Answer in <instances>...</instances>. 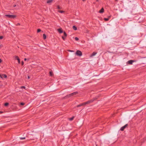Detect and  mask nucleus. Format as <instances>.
<instances>
[{
	"mask_svg": "<svg viewBox=\"0 0 146 146\" xmlns=\"http://www.w3.org/2000/svg\"><path fill=\"white\" fill-rule=\"evenodd\" d=\"M16 5H13V7H15L16 6Z\"/></svg>",
	"mask_w": 146,
	"mask_h": 146,
	"instance_id": "obj_34",
	"label": "nucleus"
},
{
	"mask_svg": "<svg viewBox=\"0 0 146 146\" xmlns=\"http://www.w3.org/2000/svg\"><path fill=\"white\" fill-rule=\"evenodd\" d=\"M64 36H65V37H66L67 36V35L65 31L64 32Z\"/></svg>",
	"mask_w": 146,
	"mask_h": 146,
	"instance_id": "obj_19",
	"label": "nucleus"
},
{
	"mask_svg": "<svg viewBox=\"0 0 146 146\" xmlns=\"http://www.w3.org/2000/svg\"><path fill=\"white\" fill-rule=\"evenodd\" d=\"M9 104V103L8 102H6L4 104V106H8Z\"/></svg>",
	"mask_w": 146,
	"mask_h": 146,
	"instance_id": "obj_17",
	"label": "nucleus"
},
{
	"mask_svg": "<svg viewBox=\"0 0 146 146\" xmlns=\"http://www.w3.org/2000/svg\"><path fill=\"white\" fill-rule=\"evenodd\" d=\"M58 32L60 33H63V31L62 28H60L57 29Z\"/></svg>",
	"mask_w": 146,
	"mask_h": 146,
	"instance_id": "obj_9",
	"label": "nucleus"
},
{
	"mask_svg": "<svg viewBox=\"0 0 146 146\" xmlns=\"http://www.w3.org/2000/svg\"><path fill=\"white\" fill-rule=\"evenodd\" d=\"M68 51L69 52H74V51L73 50H68Z\"/></svg>",
	"mask_w": 146,
	"mask_h": 146,
	"instance_id": "obj_29",
	"label": "nucleus"
},
{
	"mask_svg": "<svg viewBox=\"0 0 146 146\" xmlns=\"http://www.w3.org/2000/svg\"><path fill=\"white\" fill-rule=\"evenodd\" d=\"M5 16L9 18L14 19L16 17V15H5Z\"/></svg>",
	"mask_w": 146,
	"mask_h": 146,
	"instance_id": "obj_2",
	"label": "nucleus"
},
{
	"mask_svg": "<svg viewBox=\"0 0 146 146\" xmlns=\"http://www.w3.org/2000/svg\"><path fill=\"white\" fill-rule=\"evenodd\" d=\"M41 31V30H40V29H37V33H39Z\"/></svg>",
	"mask_w": 146,
	"mask_h": 146,
	"instance_id": "obj_22",
	"label": "nucleus"
},
{
	"mask_svg": "<svg viewBox=\"0 0 146 146\" xmlns=\"http://www.w3.org/2000/svg\"><path fill=\"white\" fill-rule=\"evenodd\" d=\"M134 62V61L132 60H130L129 61H128L127 62V63L129 64H133V63Z\"/></svg>",
	"mask_w": 146,
	"mask_h": 146,
	"instance_id": "obj_7",
	"label": "nucleus"
},
{
	"mask_svg": "<svg viewBox=\"0 0 146 146\" xmlns=\"http://www.w3.org/2000/svg\"><path fill=\"white\" fill-rule=\"evenodd\" d=\"M2 47V46L0 44V48H1Z\"/></svg>",
	"mask_w": 146,
	"mask_h": 146,
	"instance_id": "obj_39",
	"label": "nucleus"
},
{
	"mask_svg": "<svg viewBox=\"0 0 146 146\" xmlns=\"http://www.w3.org/2000/svg\"><path fill=\"white\" fill-rule=\"evenodd\" d=\"M3 36H0V39H3Z\"/></svg>",
	"mask_w": 146,
	"mask_h": 146,
	"instance_id": "obj_30",
	"label": "nucleus"
},
{
	"mask_svg": "<svg viewBox=\"0 0 146 146\" xmlns=\"http://www.w3.org/2000/svg\"><path fill=\"white\" fill-rule=\"evenodd\" d=\"M52 0H48L47 1V3H51L52 2Z\"/></svg>",
	"mask_w": 146,
	"mask_h": 146,
	"instance_id": "obj_14",
	"label": "nucleus"
},
{
	"mask_svg": "<svg viewBox=\"0 0 146 146\" xmlns=\"http://www.w3.org/2000/svg\"><path fill=\"white\" fill-rule=\"evenodd\" d=\"M58 12L59 13H63L64 12V11H60L59 10L58 11Z\"/></svg>",
	"mask_w": 146,
	"mask_h": 146,
	"instance_id": "obj_20",
	"label": "nucleus"
},
{
	"mask_svg": "<svg viewBox=\"0 0 146 146\" xmlns=\"http://www.w3.org/2000/svg\"><path fill=\"white\" fill-rule=\"evenodd\" d=\"M82 1H86V0H82Z\"/></svg>",
	"mask_w": 146,
	"mask_h": 146,
	"instance_id": "obj_41",
	"label": "nucleus"
},
{
	"mask_svg": "<svg viewBox=\"0 0 146 146\" xmlns=\"http://www.w3.org/2000/svg\"><path fill=\"white\" fill-rule=\"evenodd\" d=\"M96 146H97V145H96Z\"/></svg>",
	"mask_w": 146,
	"mask_h": 146,
	"instance_id": "obj_45",
	"label": "nucleus"
},
{
	"mask_svg": "<svg viewBox=\"0 0 146 146\" xmlns=\"http://www.w3.org/2000/svg\"><path fill=\"white\" fill-rule=\"evenodd\" d=\"M115 1L117 2L118 1V0H115Z\"/></svg>",
	"mask_w": 146,
	"mask_h": 146,
	"instance_id": "obj_40",
	"label": "nucleus"
},
{
	"mask_svg": "<svg viewBox=\"0 0 146 146\" xmlns=\"http://www.w3.org/2000/svg\"><path fill=\"white\" fill-rule=\"evenodd\" d=\"M17 60H18V62L19 63V64H20V59L19 58H18L17 59Z\"/></svg>",
	"mask_w": 146,
	"mask_h": 146,
	"instance_id": "obj_23",
	"label": "nucleus"
},
{
	"mask_svg": "<svg viewBox=\"0 0 146 146\" xmlns=\"http://www.w3.org/2000/svg\"><path fill=\"white\" fill-rule=\"evenodd\" d=\"M19 139L20 140L24 139H25V137H20Z\"/></svg>",
	"mask_w": 146,
	"mask_h": 146,
	"instance_id": "obj_18",
	"label": "nucleus"
},
{
	"mask_svg": "<svg viewBox=\"0 0 146 146\" xmlns=\"http://www.w3.org/2000/svg\"><path fill=\"white\" fill-rule=\"evenodd\" d=\"M128 124H126L124 126L122 127H121L120 129V130L121 131H123L124 130V129L125 128L128 126Z\"/></svg>",
	"mask_w": 146,
	"mask_h": 146,
	"instance_id": "obj_4",
	"label": "nucleus"
},
{
	"mask_svg": "<svg viewBox=\"0 0 146 146\" xmlns=\"http://www.w3.org/2000/svg\"><path fill=\"white\" fill-rule=\"evenodd\" d=\"M24 64V62L23 61H22V65H23Z\"/></svg>",
	"mask_w": 146,
	"mask_h": 146,
	"instance_id": "obj_33",
	"label": "nucleus"
},
{
	"mask_svg": "<svg viewBox=\"0 0 146 146\" xmlns=\"http://www.w3.org/2000/svg\"><path fill=\"white\" fill-rule=\"evenodd\" d=\"M0 77L3 79V78H6L7 77V76L5 74H0Z\"/></svg>",
	"mask_w": 146,
	"mask_h": 146,
	"instance_id": "obj_5",
	"label": "nucleus"
},
{
	"mask_svg": "<svg viewBox=\"0 0 146 146\" xmlns=\"http://www.w3.org/2000/svg\"><path fill=\"white\" fill-rule=\"evenodd\" d=\"M72 28L75 31H76L77 30V28L75 26H73Z\"/></svg>",
	"mask_w": 146,
	"mask_h": 146,
	"instance_id": "obj_13",
	"label": "nucleus"
},
{
	"mask_svg": "<svg viewBox=\"0 0 146 146\" xmlns=\"http://www.w3.org/2000/svg\"><path fill=\"white\" fill-rule=\"evenodd\" d=\"M96 1H98L99 0H96Z\"/></svg>",
	"mask_w": 146,
	"mask_h": 146,
	"instance_id": "obj_42",
	"label": "nucleus"
},
{
	"mask_svg": "<svg viewBox=\"0 0 146 146\" xmlns=\"http://www.w3.org/2000/svg\"><path fill=\"white\" fill-rule=\"evenodd\" d=\"M104 9L103 8H102L99 11V13H102L104 12Z\"/></svg>",
	"mask_w": 146,
	"mask_h": 146,
	"instance_id": "obj_10",
	"label": "nucleus"
},
{
	"mask_svg": "<svg viewBox=\"0 0 146 146\" xmlns=\"http://www.w3.org/2000/svg\"><path fill=\"white\" fill-rule=\"evenodd\" d=\"M84 105H85L84 103H82V104H79V105H77L76 106V107H80V106H84Z\"/></svg>",
	"mask_w": 146,
	"mask_h": 146,
	"instance_id": "obj_11",
	"label": "nucleus"
},
{
	"mask_svg": "<svg viewBox=\"0 0 146 146\" xmlns=\"http://www.w3.org/2000/svg\"><path fill=\"white\" fill-rule=\"evenodd\" d=\"M57 8L58 9H61V8L59 6V5H58L57 6Z\"/></svg>",
	"mask_w": 146,
	"mask_h": 146,
	"instance_id": "obj_28",
	"label": "nucleus"
},
{
	"mask_svg": "<svg viewBox=\"0 0 146 146\" xmlns=\"http://www.w3.org/2000/svg\"><path fill=\"white\" fill-rule=\"evenodd\" d=\"M75 39L77 41L79 40V38L77 37H76L75 38Z\"/></svg>",
	"mask_w": 146,
	"mask_h": 146,
	"instance_id": "obj_25",
	"label": "nucleus"
},
{
	"mask_svg": "<svg viewBox=\"0 0 146 146\" xmlns=\"http://www.w3.org/2000/svg\"><path fill=\"white\" fill-rule=\"evenodd\" d=\"M49 74L51 76H52L53 75V72L51 71H50L49 72Z\"/></svg>",
	"mask_w": 146,
	"mask_h": 146,
	"instance_id": "obj_15",
	"label": "nucleus"
},
{
	"mask_svg": "<svg viewBox=\"0 0 146 146\" xmlns=\"http://www.w3.org/2000/svg\"><path fill=\"white\" fill-rule=\"evenodd\" d=\"M95 99H96L95 98H94L93 99L91 100H89V101H87L86 102H84V105H86V104H88L90 103H92L93 102H94L95 100Z\"/></svg>",
	"mask_w": 146,
	"mask_h": 146,
	"instance_id": "obj_1",
	"label": "nucleus"
},
{
	"mask_svg": "<svg viewBox=\"0 0 146 146\" xmlns=\"http://www.w3.org/2000/svg\"><path fill=\"white\" fill-rule=\"evenodd\" d=\"M17 25H20V24L19 23H18Z\"/></svg>",
	"mask_w": 146,
	"mask_h": 146,
	"instance_id": "obj_38",
	"label": "nucleus"
},
{
	"mask_svg": "<svg viewBox=\"0 0 146 146\" xmlns=\"http://www.w3.org/2000/svg\"><path fill=\"white\" fill-rule=\"evenodd\" d=\"M25 104V103L23 102H21L20 103V105L22 106H23Z\"/></svg>",
	"mask_w": 146,
	"mask_h": 146,
	"instance_id": "obj_27",
	"label": "nucleus"
},
{
	"mask_svg": "<svg viewBox=\"0 0 146 146\" xmlns=\"http://www.w3.org/2000/svg\"><path fill=\"white\" fill-rule=\"evenodd\" d=\"M97 53V52H94L92 53L90 55V57H92L94 56Z\"/></svg>",
	"mask_w": 146,
	"mask_h": 146,
	"instance_id": "obj_8",
	"label": "nucleus"
},
{
	"mask_svg": "<svg viewBox=\"0 0 146 146\" xmlns=\"http://www.w3.org/2000/svg\"><path fill=\"white\" fill-rule=\"evenodd\" d=\"M66 37H65V36H62V39L64 40H65L66 39Z\"/></svg>",
	"mask_w": 146,
	"mask_h": 146,
	"instance_id": "obj_21",
	"label": "nucleus"
},
{
	"mask_svg": "<svg viewBox=\"0 0 146 146\" xmlns=\"http://www.w3.org/2000/svg\"><path fill=\"white\" fill-rule=\"evenodd\" d=\"M28 79H29L30 78V76H28Z\"/></svg>",
	"mask_w": 146,
	"mask_h": 146,
	"instance_id": "obj_37",
	"label": "nucleus"
},
{
	"mask_svg": "<svg viewBox=\"0 0 146 146\" xmlns=\"http://www.w3.org/2000/svg\"><path fill=\"white\" fill-rule=\"evenodd\" d=\"M76 54L77 55L80 56H81L82 55V52L80 51L79 50H77L76 53Z\"/></svg>",
	"mask_w": 146,
	"mask_h": 146,
	"instance_id": "obj_3",
	"label": "nucleus"
},
{
	"mask_svg": "<svg viewBox=\"0 0 146 146\" xmlns=\"http://www.w3.org/2000/svg\"><path fill=\"white\" fill-rule=\"evenodd\" d=\"M43 37L44 39H45L46 38V36L45 34H43Z\"/></svg>",
	"mask_w": 146,
	"mask_h": 146,
	"instance_id": "obj_16",
	"label": "nucleus"
},
{
	"mask_svg": "<svg viewBox=\"0 0 146 146\" xmlns=\"http://www.w3.org/2000/svg\"><path fill=\"white\" fill-rule=\"evenodd\" d=\"M74 117H71V118H70L69 119H70V121H72V120L73 119H74Z\"/></svg>",
	"mask_w": 146,
	"mask_h": 146,
	"instance_id": "obj_24",
	"label": "nucleus"
},
{
	"mask_svg": "<svg viewBox=\"0 0 146 146\" xmlns=\"http://www.w3.org/2000/svg\"><path fill=\"white\" fill-rule=\"evenodd\" d=\"M24 60L25 61H26L27 60V59L26 58H25Z\"/></svg>",
	"mask_w": 146,
	"mask_h": 146,
	"instance_id": "obj_36",
	"label": "nucleus"
},
{
	"mask_svg": "<svg viewBox=\"0 0 146 146\" xmlns=\"http://www.w3.org/2000/svg\"><path fill=\"white\" fill-rule=\"evenodd\" d=\"M2 61V60H1V58H0V63H1Z\"/></svg>",
	"mask_w": 146,
	"mask_h": 146,
	"instance_id": "obj_35",
	"label": "nucleus"
},
{
	"mask_svg": "<svg viewBox=\"0 0 146 146\" xmlns=\"http://www.w3.org/2000/svg\"><path fill=\"white\" fill-rule=\"evenodd\" d=\"M110 16H109L108 17V18H104V20L106 21H108L109 20L110 18Z\"/></svg>",
	"mask_w": 146,
	"mask_h": 146,
	"instance_id": "obj_12",
	"label": "nucleus"
},
{
	"mask_svg": "<svg viewBox=\"0 0 146 146\" xmlns=\"http://www.w3.org/2000/svg\"><path fill=\"white\" fill-rule=\"evenodd\" d=\"M78 94V92H75L70 94L69 95L70 96H71L73 95H76Z\"/></svg>",
	"mask_w": 146,
	"mask_h": 146,
	"instance_id": "obj_6",
	"label": "nucleus"
},
{
	"mask_svg": "<svg viewBox=\"0 0 146 146\" xmlns=\"http://www.w3.org/2000/svg\"><path fill=\"white\" fill-rule=\"evenodd\" d=\"M142 22V21H139V22Z\"/></svg>",
	"mask_w": 146,
	"mask_h": 146,
	"instance_id": "obj_43",
	"label": "nucleus"
},
{
	"mask_svg": "<svg viewBox=\"0 0 146 146\" xmlns=\"http://www.w3.org/2000/svg\"><path fill=\"white\" fill-rule=\"evenodd\" d=\"M140 19V18H139V20Z\"/></svg>",
	"mask_w": 146,
	"mask_h": 146,
	"instance_id": "obj_44",
	"label": "nucleus"
},
{
	"mask_svg": "<svg viewBox=\"0 0 146 146\" xmlns=\"http://www.w3.org/2000/svg\"><path fill=\"white\" fill-rule=\"evenodd\" d=\"M15 59H16L17 60V59H18V58H19L18 56H15Z\"/></svg>",
	"mask_w": 146,
	"mask_h": 146,
	"instance_id": "obj_26",
	"label": "nucleus"
},
{
	"mask_svg": "<svg viewBox=\"0 0 146 146\" xmlns=\"http://www.w3.org/2000/svg\"><path fill=\"white\" fill-rule=\"evenodd\" d=\"M21 88H23L25 89V86H22L21 87Z\"/></svg>",
	"mask_w": 146,
	"mask_h": 146,
	"instance_id": "obj_31",
	"label": "nucleus"
},
{
	"mask_svg": "<svg viewBox=\"0 0 146 146\" xmlns=\"http://www.w3.org/2000/svg\"><path fill=\"white\" fill-rule=\"evenodd\" d=\"M3 113V112L2 111H0V114H1Z\"/></svg>",
	"mask_w": 146,
	"mask_h": 146,
	"instance_id": "obj_32",
	"label": "nucleus"
}]
</instances>
